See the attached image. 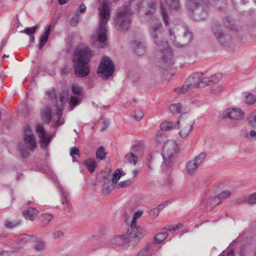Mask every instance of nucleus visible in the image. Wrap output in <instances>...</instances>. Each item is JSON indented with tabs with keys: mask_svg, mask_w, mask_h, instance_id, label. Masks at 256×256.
<instances>
[{
	"mask_svg": "<svg viewBox=\"0 0 256 256\" xmlns=\"http://www.w3.org/2000/svg\"><path fill=\"white\" fill-rule=\"evenodd\" d=\"M150 33L154 42L162 51V60L158 66L161 68L167 70L173 64L172 48L169 47L166 41L164 40V30L162 24L158 21L152 24L150 26Z\"/></svg>",
	"mask_w": 256,
	"mask_h": 256,
	"instance_id": "f257e3e1",
	"label": "nucleus"
},
{
	"mask_svg": "<svg viewBox=\"0 0 256 256\" xmlns=\"http://www.w3.org/2000/svg\"><path fill=\"white\" fill-rule=\"evenodd\" d=\"M93 56L94 52L87 46L76 50L72 60L74 72L78 78H82L89 74L88 64Z\"/></svg>",
	"mask_w": 256,
	"mask_h": 256,
	"instance_id": "f03ea898",
	"label": "nucleus"
},
{
	"mask_svg": "<svg viewBox=\"0 0 256 256\" xmlns=\"http://www.w3.org/2000/svg\"><path fill=\"white\" fill-rule=\"evenodd\" d=\"M100 11V22L99 28L96 32L97 40L100 44V46L104 48L107 44V32L106 25L110 18V8L107 2H104L102 8L99 9Z\"/></svg>",
	"mask_w": 256,
	"mask_h": 256,
	"instance_id": "7ed1b4c3",
	"label": "nucleus"
},
{
	"mask_svg": "<svg viewBox=\"0 0 256 256\" xmlns=\"http://www.w3.org/2000/svg\"><path fill=\"white\" fill-rule=\"evenodd\" d=\"M133 12L130 6H123L118 8L114 18V26L120 30H126L130 26Z\"/></svg>",
	"mask_w": 256,
	"mask_h": 256,
	"instance_id": "20e7f679",
	"label": "nucleus"
},
{
	"mask_svg": "<svg viewBox=\"0 0 256 256\" xmlns=\"http://www.w3.org/2000/svg\"><path fill=\"white\" fill-rule=\"evenodd\" d=\"M202 72H196L188 77L185 84L181 88H178L174 91L178 94H183L193 88H204L206 86V80L202 78Z\"/></svg>",
	"mask_w": 256,
	"mask_h": 256,
	"instance_id": "39448f33",
	"label": "nucleus"
},
{
	"mask_svg": "<svg viewBox=\"0 0 256 256\" xmlns=\"http://www.w3.org/2000/svg\"><path fill=\"white\" fill-rule=\"evenodd\" d=\"M178 30L176 28L168 29V35L174 44L178 48H182L188 45L192 40V34L188 28H184L182 34H176Z\"/></svg>",
	"mask_w": 256,
	"mask_h": 256,
	"instance_id": "423d86ee",
	"label": "nucleus"
},
{
	"mask_svg": "<svg viewBox=\"0 0 256 256\" xmlns=\"http://www.w3.org/2000/svg\"><path fill=\"white\" fill-rule=\"evenodd\" d=\"M114 65L108 56H104L97 69V74L104 79L109 78L114 71Z\"/></svg>",
	"mask_w": 256,
	"mask_h": 256,
	"instance_id": "0eeeda50",
	"label": "nucleus"
},
{
	"mask_svg": "<svg viewBox=\"0 0 256 256\" xmlns=\"http://www.w3.org/2000/svg\"><path fill=\"white\" fill-rule=\"evenodd\" d=\"M202 0H188L186 7L188 10L192 12L194 19L197 21L204 20L206 18L208 12L200 6Z\"/></svg>",
	"mask_w": 256,
	"mask_h": 256,
	"instance_id": "6e6552de",
	"label": "nucleus"
},
{
	"mask_svg": "<svg viewBox=\"0 0 256 256\" xmlns=\"http://www.w3.org/2000/svg\"><path fill=\"white\" fill-rule=\"evenodd\" d=\"M178 151V145L174 140H167L164 143L162 153L164 162L168 165Z\"/></svg>",
	"mask_w": 256,
	"mask_h": 256,
	"instance_id": "1a4fd4ad",
	"label": "nucleus"
},
{
	"mask_svg": "<svg viewBox=\"0 0 256 256\" xmlns=\"http://www.w3.org/2000/svg\"><path fill=\"white\" fill-rule=\"evenodd\" d=\"M111 243L116 246H120L126 244H130L134 248L140 242L138 238H136L132 234H129L127 231L126 234L116 235L110 240Z\"/></svg>",
	"mask_w": 256,
	"mask_h": 256,
	"instance_id": "9d476101",
	"label": "nucleus"
},
{
	"mask_svg": "<svg viewBox=\"0 0 256 256\" xmlns=\"http://www.w3.org/2000/svg\"><path fill=\"white\" fill-rule=\"evenodd\" d=\"M212 30L217 40L222 44L226 45L231 40V37L222 31L220 24L218 21H214Z\"/></svg>",
	"mask_w": 256,
	"mask_h": 256,
	"instance_id": "9b49d317",
	"label": "nucleus"
},
{
	"mask_svg": "<svg viewBox=\"0 0 256 256\" xmlns=\"http://www.w3.org/2000/svg\"><path fill=\"white\" fill-rule=\"evenodd\" d=\"M180 125L179 134L181 137H186L193 128L194 122L190 118L183 119L182 118L177 122Z\"/></svg>",
	"mask_w": 256,
	"mask_h": 256,
	"instance_id": "f8f14e48",
	"label": "nucleus"
},
{
	"mask_svg": "<svg viewBox=\"0 0 256 256\" xmlns=\"http://www.w3.org/2000/svg\"><path fill=\"white\" fill-rule=\"evenodd\" d=\"M137 219L133 216L130 227L128 228L127 231L129 234H132L136 238H138L140 241V240L146 234V230L142 226H136Z\"/></svg>",
	"mask_w": 256,
	"mask_h": 256,
	"instance_id": "ddd939ff",
	"label": "nucleus"
},
{
	"mask_svg": "<svg viewBox=\"0 0 256 256\" xmlns=\"http://www.w3.org/2000/svg\"><path fill=\"white\" fill-rule=\"evenodd\" d=\"M244 118V112L240 108H228L222 114V118H230L234 120H242Z\"/></svg>",
	"mask_w": 256,
	"mask_h": 256,
	"instance_id": "4468645a",
	"label": "nucleus"
},
{
	"mask_svg": "<svg viewBox=\"0 0 256 256\" xmlns=\"http://www.w3.org/2000/svg\"><path fill=\"white\" fill-rule=\"evenodd\" d=\"M36 132L39 136V142L41 147L46 148L50 144L52 138L46 134L43 126L40 124L36 125Z\"/></svg>",
	"mask_w": 256,
	"mask_h": 256,
	"instance_id": "2eb2a0df",
	"label": "nucleus"
},
{
	"mask_svg": "<svg viewBox=\"0 0 256 256\" xmlns=\"http://www.w3.org/2000/svg\"><path fill=\"white\" fill-rule=\"evenodd\" d=\"M25 134L24 138V142L26 147L31 151H34L36 148V140L32 134L30 127H27L24 130Z\"/></svg>",
	"mask_w": 256,
	"mask_h": 256,
	"instance_id": "dca6fc26",
	"label": "nucleus"
},
{
	"mask_svg": "<svg viewBox=\"0 0 256 256\" xmlns=\"http://www.w3.org/2000/svg\"><path fill=\"white\" fill-rule=\"evenodd\" d=\"M221 202L222 200H219L218 198L214 196L203 199L200 205L204 208V210L207 212L212 210L216 205Z\"/></svg>",
	"mask_w": 256,
	"mask_h": 256,
	"instance_id": "f3484780",
	"label": "nucleus"
},
{
	"mask_svg": "<svg viewBox=\"0 0 256 256\" xmlns=\"http://www.w3.org/2000/svg\"><path fill=\"white\" fill-rule=\"evenodd\" d=\"M51 30V26L49 25L47 26L46 28H45L44 34L41 36L40 38V44L38 45L39 49H41L46 43L48 37L50 33V31Z\"/></svg>",
	"mask_w": 256,
	"mask_h": 256,
	"instance_id": "a211bd4d",
	"label": "nucleus"
},
{
	"mask_svg": "<svg viewBox=\"0 0 256 256\" xmlns=\"http://www.w3.org/2000/svg\"><path fill=\"white\" fill-rule=\"evenodd\" d=\"M38 213V211L36 208H29L24 212L23 216L26 219L33 221Z\"/></svg>",
	"mask_w": 256,
	"mask_h": 256,
	"instance_id": "6ab92c4d",
	"label": "nucleus"
},
{
	"mask_svg": "<svg viewBox=\"0 0 256 256\" xmlns=\"http://www.w3.org/2000/svg\"><path fill=\"white\" fill-rule=\"evenodd\" d=\"M134 52L138 56L144 54L146 52V46L142 42L135 40L134 42Z\"/></svg>",
	"mask_w": 256,
	"mask_h": 256,
	"instance_id": "aec40b11",
	"label": "nucleus"
},
{
	"mask_svg": "<svg viewBox=\"0 0 256 256\" xmlns=\"http://www.w3.org/2000/svg\"><path fill=\"white\" fill-rule=\"evenodd\" d=\"M152 246L151 243L147 244L138 252L136 256H152V253L150 251Z\"/></svg>",
	"mask_w": 256,
	"mask_h": 256,
	"instance_id": "412c9836",
	"label": "nucleus"
},
{
	"mask_svg": "<svg viewBox=\"0 0 256 256\" xmlns=\"http://www.w3.org/2000/svg\"><path fill=\"white\" fill-rule=\"evenodd\" d=\"M45 242L40 238H36V244L34 246V250L38 253L41 254L45 249Z\"/></svg>",
	"mask_w": 256,
	"mask_h": 256,
	"instance_id": "4be33fe9",
	"label": "nucleus"
},
{
	"mask_svg": "<svg viewBox=\"0 0 256 256\" xmlns=\"http://www.w3.org/2000/svg\"><path fill=\"white\" fill-rule=\"evenodd\" d=\"M53 218V216L50 214H44L40 216V224L43 227L46 226Z\"/></svg>",
	"mask_w": 256,
	"mask_h": 256,
	"instance_id": "5701e85b",
	"label": "nucleus"
},
{
	"mask_svg": "<svg viewBox=\"0 0 256 256\" xmlns=\"http://www.w3.org/2000/svg\"><path fill=\"white\" fill-rule=\"evenodd\" d=\"M42 120L46 124H49L52 119V112L49 108H44L42 112Z\"/></svg>",
	"mask_w": 256,
	"mask_h": 256,
	"instance_id": "b1692460",
	"label": "nucleus"
},
{
	"mask_svg": "<svg viewBox=\"0 0 256 256\" xmlns=\"http://www.w3.org/2000/svg\"><path fill=\"white\" fill-rule=\"evenodd\" d=\"M84 164L90 173L92 174L95 170L96 162L94 158H89L86 159L84 162Z\"/></svg>",
	"mask_w": 256,
	"mask_h": 256,
	"instance_id": "393cba45",
	"label": "nucleus"
},
{
	"mask_svg": "<svg viewBox=\"0 0 256 256\" xmlns=\"http://www.w3.org/2000/svg\"><path fill=\"white\" fill-rule=\"evenodd\" d=\"M222 74H217L211 76L208 78H204L206 80V86L218 82L222 78Z\"/></svg>",
	"mask_w": 256,
	"mask_h": 256,
	"instance_id": "a878e982",
	"label": "nucleus"
},
{
	"mask_svg": "<svg viewBox=\"0 0 256 256\" xmlns=\"http://www.w3.org/2000/svg\"><path fill=\"white\" fill-rule=\"evenodd\" d=\"M168 236V234L166 232H162L157 234L154 238V243L158 244L162 242Z\"/></svg>",
	"mask_w": 256,
	"mask_h": 256,
	"instance_id": "bb28decb",
	"label": "nucleus"
},
{
	"mask_svg": "<svg viewBox=\"0 0 256 256\" xmlns=\"http://www.w3.org/2000/svg\"><path fill=\"white\" fill-rule=\"evenodd\" d=\"M169 109L172 114H180L182 112V104L181 103L172 104L170 106Z\"/></svg>",
	"mask_w": 256,
	"mask_h": 256,
	"instance_id": "cd10ccee",
	"label": "nucleus"
},
{
	"mask_svg": "<svg viewBox=\"0 0 256 256\" xmlns=\"http://www.w3.org/2000/svg\"><path fill=\"white\" fill-rule=\"evenodd\" d=\"M198 166V165L197 164L196 162H195L194 160H190L187 163L186 165V168L188 174H193Z\"/></svg>",
	"mask_w": 256,
	"mask_h": 256,
	"instance_id": "c85d7f7f",
	"label": "nucleus"
},
{
	"mask_svg": "<svg viewBox=\"0 0 256 256\" xmlns=\"http://www.w3.org/2000/svg\"><path fill=\"white\" fill-rule=\"evenodd\" d=\"M176 124L170 122H164L160 124V129L162 130H169L176 128Z\"/></svg>",
	"mask_w": 256,
	"mask_h": 256,
	"instance_id": "c756f323",
	"label": "nucleus"
},
{
	"mask_svg": "<svg viewBox=\"0 0 256 256\" xmlns=\"http://www.w3.org/2000/svg\"><path fill=\"white\" fill-rule=\"evenodd\" d=\"M20 223V222L19 220H6L4 222V226L7 228H12L18 226Z\"/></svg>",
	"mask_w": 256,
	"mask_h": 256,
	"instance_id": "7c9ffc66",
	"label": "nucleus"
},
{
	"mask_svg": "<svg viewBox=\"0 0 256 256\" xmlns=\"http://www.w3.org/2000/svg\"><path fill=\"white\" fill-rule=\"evenodd\" d=\"M126 158L128 162L134 165L136 164L138 162L137 156L134 154L132 152L128 153L126 156Z\"/></svg>",
	"mask_w": 256,
	"mask_h": 256,
	"instance_id": "2f4dec72",
	"label": "nucleus"
},
{
	"mask_svg": "<svg viewBox=\"0 0 256 256\" xmlns=\"http://www.w3.org/2000/svg\"><path fill=\"white\" fill-rule=\"evenodd\" d=\"M244 98V100L246 104H252L256 101V96L250 93H245Z\"/></svg>",
	"mask_w": 256,
	"mask_h": 256,
	"instance_id": "473e14b6",
	"label": "nucleus"
},
{
	"mask_svg": "<svg viewBox=\"0 0 256 256\" xmlns=\"http://www.w3.org/2000/svg\"><path fill=\"white\" fill-rule=\"evenodd\" d=\"M160 11L165 25L168 26L169 24V20L168 12L162 4L160 6Z\"/></svg>",
	"mask_w": 256,
	"mask_h": 256,
	"instance_id": "72a5a7b5",
	"label": "nucleus"
},
{
	"mask_svg": "<svg viewBox=\"0 0 256 256\" xmlns=\"http://www.w3.org/2000/svg\"><path fill=\"white\" fill-rule=\"evenodd\" d=\"M68 194L62 192L63 198L62 199V203L64 205V210L67 211L68 212H70V206L68 203Z\"/></svg>",
	"mask_w": 256,
	"mask_h": 256,
	"instance_id": "f704fd0d",
	"label": "nucleus"
},
{
	"mask_svg": "<svg viewBox=\"0 0 256 256\" xmlns=\"http://www.w3.org/2000/svg\"><path fill=\"white\" fill-rule=\"evenodd\" d=\"M224 23L226 27L232 30H234L236 29V26L234 21L231 20L229 17H226L224 19Z\"/></svg>",
	"mask_w": 256,
	"mask_h": 256,
	"instance_id": "c9c22d12",
	"label": "nucleus"
},
{
	"mask_svg": "<svg viewBox=\"0 0 256 256\" xmlns=\"http://www.w3.org/2000/svg\"><path fill=\"white\" fill-rule=\"evenodd\" d=\"M96 156L98 159L100 160H104L106 158V152L103 146H100L96 152Z\"/></svg>",
	"mask_w": 256,
	"mask_h": 256,
	"instance_id": "e433bc0d",
	"label": "nucleus"
},
{
	"mask_svg": "<svg viewBox=\"0 0 256 256\" xmlns=\"http://www.w3.org/2000/svg\"><path fill=\"white\" fill-rule=\"evenodd\" d=\"M166 2L169 5L172 9L178 10L179 8L178 0H165Z\"/></svg>",
	"mask_w": 256,
	"mask_h": 256,
	"instance_id": "4c0bfd02",
	"label": "nucleus"
},
{
	"mask_svg": "<svg viewBox=\"0 0 256 256\" xmlns=\"http://www.w3.org/2000/svg\"><path fill=\"white\" fill-rule=\"evenodd\" d=\"M206 156V154L204 152H202L199 154L198 156H195L193 159L195 162L199 166L204 160Z\"/></svg>",
	"mask_w": 256,
	"mask_h": 256,
	"instance_id": "58836bf2",
	"label": "nucleus"
},
{
	"mask_svg": "<svg viewBox=\"0 0 256 256\" xmlns=\"http://www.w3.org/2000/svg\"><path fill=\"white\" fill-rule=\"evenodd\" d=\"M33 238L32 236L23 234L18 236V240L20 243L25 244Z\"/></svg>",
	"mask_w": 256,
	"mask_h": 256,
	"instance_id": "ea45409f",
	"label": "nucleus"
},
{
	"mask_svg": "<svg viewBox=\"0 0 256 256\" xmlns=\"http://www.w3.org/2000/svg\"><path fill=\"white\" fill-rule=\"evenodd\" d=\"M183 227V224H178L175 226H168L162 228V230H166L168 232L175 231L176 230L181 228Z\"/></svg>",
	"mask_w": 256,
	"mask_h": 256,
	"instance_id": "a19ab883",
	"label": "nucleus"
},
{
	"mask_svg": "<svg viewBox=\"0 0 256 256\" xmlns=\"http://www.w3.org/2000/svg\"><path fill=\"white\" fill-rule=\"evenodd\" d=\"M72 91L76 95H80L82 91V88L78 84H74L72 86Z\"/></svg>",
	"mask_w": 256,
	"mask_h": 256,
	"instance_id": "79ce46f5",
	"label": "nucleus"
},
{
	"mask_svg": "<svg viewBox=\"0 0 256 256\" xmlns=\"http://www.w3.org/2000/svg\"><path fill=\"white\" fill-rule=\"evenodd\" d=\"M121 172L119 169H117L115 172L113 174L112 178V182L114 184H117L118 180L121 178L122 174H121Z\"/></svg>",
	"mask_w": 256,
	"mask_h": 256,
	"instance_id": "37998d69",
	"label": "nucleus"
},
{
	"mask_svg": "<svg viewBox=\"0 0 256 256\" xmlns=\"http://www.w3.org/2000/svg\"><path fill=\"white\" fill-rule=\"evenodd\" d=\"M28 148L26 147H24L23 146H20L19 148V150L20 154L21 156L24 158H27L29 156L30 153L28 152Z\"/></svg>",
	"mask_w": 256,
	"mask_h": 256,
	"instance_id": "c03bdc74",
	"label": "nucleus"
},
{
	"mask_svg": "<svg viewBox=\"0 0 256 256\" xmlns=\"http://www.w3.org/2000/svg\"><path fill=\"white\" fill-rule=\"evenodd\" d=\"M231 194L230 192L228 190H226L224 191H222V192L219 194L218 196H216L217 198H218L219 200H220L222 201V200H224L228 196H230Z\"/></svg>",
	"mask_w": 256,
	"mask_h": 256,
	"instance_id": "a18cd8bd",
	"label": "nucleus"
},
{
	"mask_svg": "<svg viewBox=\"0 0 256 256\" xmlns=\"http://www.w3.org/2000/svg\"><path fill=\"white\" fill-rule=\"evenodd\" d=\"M144 114L140 110H136L135 111L132 117L138 121L140 120L144 117Z\"/></svg>",
	"mask_w": 256,
	"mask_h": 256,
	"instance_id": "49530a36",
	"label": "nucleus"
},
{
	"mask_svg": "<svg viewBox=\"0 0 256 256\" xmlns=\"http://www.w3.org/2000/svg\"><path fill=\"white\" fill-rule=\"evenodd\" d=\"M79 103V100L78 98L72 96L70 99L69 104L71 108H74Z\"/></svg>",
	"mask_w": 256,
	"mask_h": 256,
	"instance_id": "de8ad7c7",
	"label": "nucleus"
},
{
	"mask_svg": "<svg viewBox=\"0 0 256 256\" xmlns=\"http://www.w3.org/2000/svg\"><path fill=\"white\" fill-rule=\"evenodd\" d=\"M246 202L250 204H256V193L250 194L246 199Z\"/></svg>",
	"mask_w": 256,
	"mask_h": 256,
	"instance_id": "09e8293b",
	"label": "nucleus"
},
{
	"mask_svg": "<svg viewBox=\"0 0 256 256\" xmlns=\"http://www.w3.org/2000/svg\"><path fill=\"white\" fill-rule=\"evenodd\" d=\"M36 26H34L31 28H26L24 30V32L26 34L30 36L34 34V32L36 31Z\"/></svg>",
	"mask_w": 256,
	"mask_h": 256,
	"instance_id": "8fccbe9b",
	"label": "nucleus"
},
{
	"mask_svg": "<svg viewBox=\"0 0 256 256\" xmlns=\"http://www.w3.org/2000/svg\"><path fill=\"white\" fill-rule=\"evenodd\" d=\"M132 181L130 180L122 181L118 184L119 188H127L132 184Z\"/></svg>",
	"mask_w": 256,
	"mask_h": 256,
	"instance_id": "3c124183",
	"label": "nucleus"
},
{
	"mask_svg": "<svg viewBox=\"0 0 256 256\" xmlns=\"http://www.w3.org/2000/svg\"><path fill=\"white\" fill-rule=\"evenodd\" d=\"M79 22V16L77 12L76 13L75 15L70 20V24L72 26H75Z\"/></svg>",
	"mask_w": 256,
	"mask_h": 256,
	"instance_id": "603ef678",
	"label": "nucleus"
},
{
	"mask_svg": "<svg viewBox=\"0 0 256 256\" xmlns=\"http://www.w3.org/2000/svg\"><path fill=\"white\" fill-rule=\"evenodd\" d=\"M159 214H160V212L156 208H154V209L151 210L150 211V216L153 219H154L156 217H157L158 216Z\"/></svg>",
	"mask_w": 256,
	"mask_h": 256,
	"instance_id": "864d4df0",
	"label": "nucleus"
},
{
	"mask_svg": "<svg viewBox=\"0 0 256 256\" xmlns=\"http://www.w3.org/2000/svg\"><path fill=\"white\" fill-rule=\"evenodd\" d=\"M70 155L72 156H74V155L80 156V151L78 148L76 147H72L70 149Z\"/></svg>",
	"mask_w": 256,
	"mask_h": 256,
	"instance_id": "5fc2aeb1",
	"label": "nucleus"
},
{
	"mask_svg": "<svg viewBox=\"0 0 256 256\" xmlns=\"http://www.w3.org/2000/svg\"><path fill=\"white\" fill-rule=\"evenodd\" d=\"M246 249V246L244 245L240 246L239 250V254L240 256H244Z\"/></svg>",
	"mask_w": 256,
	"mask_h": 256,
	"instance_id": "6e6d98bb",
	"label": "nucleus"
},
{
	"mask_svg": "<svg viewBox=\"0 0 256 256\" xmlns=\"http://www.w3.org/2000/svg\"><path fill=\"white\" fill-rule=\"evenodd\" d=\"M53 238H60L64 235V232L60 230H58L53 233Z\"/></svg>",
	"mask_w": 256,
	"mask_h": 256,
	"instance_id": "4d7b16f0",
	"label": "nucleus"
},
{
	"mask_svg": "<svg viewBox=\"0 0 256 256\" xmlns=\"http://www.w3.org/2000/svg\"><path fill=\"white\" fill-rule=\"evenodd\" d=\"M86 8V6L84 4H82L79 6L78 9L76 10V12H80L81 13H84L85 12Z\"/></svg>",
	"mask_w": 256,
	"mask_h": 256,
	"instance_id": "13d9d810",
	"label": "nucleus"
},
{
	"mask_svg": "<svg viewBox=\"0 0 256 256\" xmlns=\"http://www.w3.org/2000/svg\"><path fill=\"white\" fill-rule=\"evenodd\" d=\"M249 124L252 126L254 127L256 124V114L254 116V119H250L248 120Z\"/></svg>",
	"mask_w": 256,
	"mask_h": 256,
	"instance_id": "bf43d9fd",
	"label": "nucleus"
},
{
	"mask_svg": "<svg viewBox=\"0 0 256 256\" xmlns=\"http://www.w3.org/2000/svg\"><path fill=\"white\" fill-rule=\"evenodd\" d=\"M68 100V97L62 96L60 97V102L63 105V104H64L66 103V102H67Z\"/></svg>",
	"mask_w": 256,
	"mask_h": 256,
	"instance_id": "052dcab7",
	"label": "nucleus"
},
{
	"mask_svg": "<svg viewBox=\"0 0 256 256\" xmlns=\"http://www.w3.org/2000/svg\"><path fill=\"white\" fill-rule=\"evenodd\" d=\"M166 202L161 204H159L156 208H155L156 210H158V212H160L164 209V208L166 206Z\"/></svg>",
	"mask_w": 256,
	"mask_h": 256,
	"instance_id": "680f3d73",
	"label": "nucleus"
},
{
	"mask_svg": "<svg viewBox=\"0 0 256 256\" xmlns=\"http://www.w3.org/2000/svg\"><path fill=\"white\" fill-rule=\"evenodd\" d=\"M10 256H22V254L17 250L10 252Z\"/></svg>",
	"mask_w": 256,
	"mask_h": 256,
	"instance_id": "e2e57ef3",
	"label": "nucleus"
},
{
	"mask_svg": "<svg viewBox=\"0 0 256 256\" xmlns=\"http://www.w3.org/2000/svg\"><path fill=\"white\" fill-rule=\"evenodd\" d=\"M111 188L110 186L106 184L104 186V192L106 194H108L110 192Z\"/></svg>",
	"mask_w": 256,
	"mask_h": 256,
	"instance_id": "0e129e2a",
	"label": "nucleus"
},
{
	"mask_svg": "<svg viewBox=\"0 0 256 256\" xmlns=\"http://www.w3.org/2000/svg\"><path fill=\"white\" fill-rule=\"evenodd\" d=\"M46 94L49 98H52L55 96V92L54 90L48 91L46 92Z\"/></svg>",
	"mask_w": 256,
	"mask_h": 256,
	"instance_id": "69168bd1",
	"label": "nucleus"
},
{
	"mask_svg": "<svg viewBox=\"0 0 256 256\" xmlns=\"http://www.w3.org/2000/svg\"><path fill=\"white\" fill-rule=\"evenodd\" d=\"M142 210H138L135 212L134 214V216L136 218H138L140 217L142 215Z\"/></svg>",
	"mask_w": 256,
	"mask_h": 256,
	"instance_id": "338daca9",
	"label": "nucleus"
},
{
	"mask_svg": "<svg viewBox=\"0 0 256 256\" xmlns=\"http://www.w3.org/2000/svg\"><path fill=\"white\" fill-rule=\"evenodd\" d=\"M249 136L251 138H254L256 139V131L252 130L250 132Z\"/></svg>",
	"mask_w": 256,
	"mask_h": 256,
	"instance_id": "774afa93",
	"label": "nucleus"
}]
</instances>
